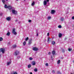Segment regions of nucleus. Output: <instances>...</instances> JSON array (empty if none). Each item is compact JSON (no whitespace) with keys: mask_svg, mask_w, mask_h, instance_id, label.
I'll return each instance as SVG.
<instances>
[{"mask_svg":"<svg viewBox=\"0 0 74 74\" xmlns=\"http://www.w3.org/2000/svg\"><path fill=\"white\" fill-rule=\"evenodd\" d=\"M19 53V51H16L14 53V55H15L16 56L18 55Z\"/></svg>","mask_w":74,"mask_h":74,"instance_id":"nucleus-1","label":"nucleus"},{"mask_svg":"<svg viewBox=\"0 0 74 74\" xmlns=\"http://www.w3.org/2000/svg\"><path fill=\"white\" fill-rule=\"evenodd\" d=\"M15 29L14 28L13 29V32L12 33H13V34H14L15 35H16L17 33H16V32L15 31Z\"/></svg>","mask_w":74,"mask_h":74,"instance_id":"nucleus-2","label":"nucleus"},{"mask_svg":"<svg viewBox=\"0 0 74 74\" xmlns=\"http://www.w3.org/2000/svg\"><path fill=\"white\" fill-rule=\"evenodd\" d=\"M0 51H1L3 53H4V52H5V49L3 48L0 49Z\"/></svg>","mask_w":74,"mask_h":74,"instance_id":"nucleus-3","label":"nucleus"},{"mask_svg":"<svg viewBox=\"0 0 74 74\" xmlns=\"http://www.w3.org/2000/svg\"><path fill=\"white\" fill-rule=\"evenodd\" d=\"M12 12L14 14H17V11H15V10H12Z\"/></svg>","mask_w":74,"mask_h":74,"instance_id":"nucleus-4","label":"nucleus"},{"mask_svg":"<svg viewBox=\"0 0 74 74\" xmlns=\"http://www.w3.org/2000/svg\"><path fill=\"white\" fill-rule=\"evenodd\" d=\"M32 49L33 51H38V49L37 47H33Z\"/></svg>","mask_w":74,"mask_h":74,"instance_id":"nucleus-5","label":"nucleus"},{"mask_svg":"<svg viewBox=\"0 0 74 74\" xmlns=\"http://www.w3.org/2000/svg\"><path fill=\"white\" fill-rule=\"evenodd\" d=\"M43 4L44 5H46L47 4V2L46 1H44L43 2Z\"/></svg>","mask_w":74,"mask_h":74,"instance_id":"nucleus-6","label":"nucleus"},{"mask_svg":"<svg viewBox=\"0 0 74 74\" xmlns=\"http://www.w3.org/2000/svg\"><path fill=\"white\" fill-rule=\"evenodd\" d=\"M32 39H29V45L31 44H32Z\"/></svg>","mask_w":74,"mask_h":74,"instance_id":"nucleus-7","label":"nucleus"},{"mask_svg":"<svg viewBox=\"0 0 74 74\" xmlns=\"http://www.w3.org/2000/svg\"><path fill=\"white\" fill-rule=\"evenodd\" d=\"M32 64L33 66H34L36 64V62L35 61L32 62Z\"/></svg>","mask_w":74,"mask_h":74,"instance_id":"nucleus-8","label":"nucleus"},{"mask_svg":"<svg viewBox=\"0 0 74 74\" xmlns=\"http://www.w3.org/2000/svg\"><path fill=\"white\" fill-rule=\"evenodd\" d=\"M55 10H51V14H54V13H55Z\"/></svg>","mask_w":74,"mask_h":74,"instance_id":"nucleus-9","label":"nucleus"},{"mask_svg":"<svg viewBox=\"0 0 74 74\" xmlns=\"http://www.w3.org/2000/svg\"><path fill=\"white\" fill-rule=\"evenodd\" d=\"M58 36L60 38H61V37H62V34L61 33H59L58 34Z\"/></svg>","mask_w":74,"mask_h":74,"instance_id":"nucleus-10","label":"nucleus"},{"mask_svg":"<svg viewBox=\"0 0 74 74\" xmlns=\"http://www.w3.org/2000/svg\"><path fill=\"white\" fill-rule=\"evenodd\" d=\"M8 9L9 10H11L12 8V7L11 6V5H9L8 6Z\"/></svg>","mask_w":74,"mask_h":74,"instance_id":"nucleus-11","label":"nucleus"},{"mask_svg":"<svg viewBox=\"0 0 74 74\" xmlns=\"http://www.w3.org/2000/svg\"><path fill=\"white\" fill-rule=\"evenodd\" d=\"M6 19H7V21H9L11 19V17H7L6 18Z\"/></svg>","mask_w":74,"mask_h":74,"instance_id":"nucleus-12","label":"nucleus"},{"mask_svg":"<svg viewBox=\"0 0 74 74\" xmlns=\"http://www.w3.org/2000/svg\"><path fill=\"white\" fill-rule=\"evenodd\" d=\"M11 64V62H7V64L8 66H9Z\"/></svg>","mask_w":74,"mask_h":74,"instance_id":"nucleus-13","label":"nucleus"},{"mask_svg":"<svg viewBox=\"0 0 74 74\" xmlns=\"http://www.w3.org/2000/svg\"><path fill=\"white\" fill-rule=\"evenodd\" d=\"M4 7L5 8H8V6H7V4H5V6Z\"/></svg>","mask_w":74,"mask_h":74,"instance_id":"nucleus-14","label":"nucleus"},{"mask_svg":"<svg viewBox=\"0 0 74 74\" xmlns=\"http://www.w3.org/2000/svg\"><path fill=\"white\" fill-rule=\"evenodd\" d=\"M12 74H17V73L16 72H13Z\"/></svg>","mask_w":74,"mask_h":74,"instance_id":"nucleus-15","label":"nucleus"},{"mask_svg":"<svg viewBox=\"0 0 74 74\" xmlns=\"http://www.w3.org/2000/svg\"><path fill=\"white\" fill-rule=\"evenodd\" d=\"M35 3L33 1V2L31 4V5H32V6H33V5H34Z\"/></svg>","mask_w":74,"mask_h":74,"instance_id":"nucleus-16","label":"nucleus"},{"mask_svg":"<svg viewBox=\"0 0 74 74\" xmlns=\"http://www.w3.org/2000/svg\"><path fill=\"white\" fill-rule=\"evenodd\" d=\"M51 17L49 16L47 17V19L49 20V19H51Z\"/></svg>","mask_w":74,"mask_h":74,"instance_id":"nucleus-17","label":"nucleus"},{"mask_svg":"<svg viewBox=\"0 0 74 74\" xmlns=\"http://www.w3.org/2000/svg\"><path fill=\"white\" fill-rule=\"evenodd\" d=\"M13 48H16V45H13Z\"/></svg>","mask_w":74,"mask_h":74,"instance_id":"nucleus-18","label":"nucleus"},{"mask_svg":"<svg viewBox=\"0 0 74 74\" xmlns=\"http://www.w3.org/2000/svg\"><path fill=\"white\" fill-rule=\"evenodd\" d=\"M52 53L53 55H55V51H52Z\"/></svg>","mask_w":74,"mask_h":74,"instance_id":"nucleus-19","label":"nucleus"},{"mask_svg":"<svg viewBox=\"0 0 74 74\" xmlns=\"http://www.w3.org/2000/svg\"><path fill=\"white\" fill-rule=\"evenodd\" d=\"M50 39V38H49V37H48L47 38V42H49V40Z\"/></svg>","mask_w":74,"mask_h":74,"instance_id":"nucleus-20","label":"nucleus"},{"mask_svg":"<svg viewBox=\"0 0 74 74\" xmlns=\"http://www.w3.org/2000/svg\"><path fill=\"white\" fill-rule=\"evenodd\" d=\"M10 32H8L7 33V36H10Z\"/></svg>","mask_w":74,"mask_h":74,"instance_id":"nucleus-21","label":"nucleus"},{"mask_svg":"<svg viewBox=\"0 0 74 74\" xmlns=\"http://www.w3.org/2000/svg\"><path fill=\"white\" fill-rule=\"evenodd\" d=\"M2 1L3 4H5V0H2Z\"/></svg>","mask_w":74,"mask_h":74,"instance_id":"nucleus-22","label":"nucleus"},{"mask_svg":"<svg viewBox=\"0 0 74 74\" xmlns=\"http://www.w3.org/2000/svg\"><path fill=\"white\" fill-rule=\"evenodd\" d=\"M3 39L2 38V37H0V41H3Z\"/></svg>","mask_w":74,"mask_h":74,"instance_id":"nucleus-23","label":"nucleus"},{"mask_svg":"<svg viewBox=\"0 0 74 74\" xmlns=\"http://www.w3.org/2000/svg\"><path fill=\"white\" fill-rule=\"evenodd\" d=\"M55 44V42L54 41H53L52 42V44H53V45H54V44Z\"/></svg>","mask_w":74,"mask_h":74,"instance_id":"nucleus-24","label":"nucleus"},{"mask_svg":"<svg viewBox=\"0 0 74 74\" xmlns=\"http://www.w3.org/2000/svg\"><path fill=\"white\" fill-rule=\"evenodd\" d=\"M26 44V41H24L23 43V44L24 45H25Z\"/></svg>","mask_w":74,"mask_h":74,"instance_id":"nucleus-25","label":"nucleus"},{"mask_svg":"<svg viewBox=\"0 0 74 74\" xmlns=\"http://www.w3.org/2000/svg\"><path fill=\"white\" fill-rule=\"evenodd\" d=\"M60 63V60H59L58 61L57 63L58 64H59Z\"/></svg>","mask_w":74,"mask_h":74,"instance_id":"nucleus-26","label":"nucleus"},{"mask_svg":"<svg viewBox=\"0 0 74 74\" xmlns=\"http://www.w3.org/2000/svg\"><path fill=\"white\" fill-rule=\"evenodd\" d=\"M71 50H72V49L71 48H69L68 49L69 51H71Z\"/></svg>","mask_w":74,"mask_h":74,"instance_id":"nucleus-27","label":"nucleus"},{"mask_svg":"<svg viewBox=\"0 0 74 74\" xmlns=\"http://www.w3.org/2000/svg\"><path fill=\"white\" fill-rule=\"evenodd\" d=\"M57 74H60V71H57Z\"/></svg>","mask_w":74,"mask_h":74,"instance_id":"nucleus-28","label":"nucleus"},{"mask_svg":"<svg viewBox=\"0 0 74 74\" xmlns=\"http://www.w3.org/2000/svg\"><path fill=\"white\" fill-rule=\"evenodd\" d=\"M34 71H35V72H37V69H35L34 70Z\"/></svg>","mask_w":74,"mask_h":74,"instance_id":"nucleus-29","label":"nucleus"},{"mask_svg":"<svg viewBox=\"0 0 74 74\" xmlns=\"http://www.w3.org/2000/svg\"><path fill=\"white\" fill-rule=\"evenodd\" d=\"M28 68H30L31 67V65L29 64L28 65Z\"/></svg>","mask_w":74,"mask_h":74,"instance_id":"nucleus-30","label":"nucleus"},{"mask_svg":"<svg viewBox=\"0 0 74 74\" xmlns=\"http://www.w3.org/2000/svg\"><path fill=\"white\" fill-rule=\"evenodd\" d=\"M58 28H62V26L61 25H59L58 26Z\"/></svg>","mask_w":74,"mask_h":74,"instance_id":"nucleus-31","label":"nucleus"},{"mask_svg":"<svg viewBox=\"0 0 74 74\" xmlns=\"http://www.w3.org/2000/svg\"><path fill=\"white\" fill-rule=\"evenodd\" d=\"M52 73H53V74H55V71L54 70H53Z\"/></svg>","mask_w":74,"mask_h":74,"instance_id":"nucleus-32","label":"nucleus"},{"mask_svg":"<svg viewBox=\"0 0 74 74\" xmlns=\"http://www.w3.org/2000/svg\"><path fill=\"white\" fill-rule=\"evenodd\" d=\"M28 40H29V38L28 37H27L26 39H25V41H27Z\"/></svg>","mask_w":74,"mask_h":74,"instance_id":"nucleus-33","label":"nucleus"},{"mask_svg":"<svg viewBox=\"0 0 74 74\" xmlns=\"http://www.w3.org/2000/svg\"><path fill=\"white\" fill-rule=\"evenodd\" d=\"M29 59L30 60H32L33 59V58H29Z\"/></svg>","mask_w":74,"mask_h":74,"instance_id":"nucleus-34","label":"nucleus"},{"mask_svg":"<svg viewBox=\"0 0 74 74\" xmlns=\"http://www.w3.org/2000/svg\"><path fill=\"white\" fill-rule=\"evenodd\" d=\"M45 66H48V64L47 63H46L45 64Z\"/></svg>","mask_w":74,"mask_h":74,"instance_id":"nucleus-35","label":"nucleus"},{"mask_svg":"<svg viewBox=\"0 0 74 74\" xmlns=\"http://www.w3.org/2000/svg\"><path fill=\"white\" fill-rule=\"evenodd\" d=\"M61 21H63V18H61Z\"/></svg>","mask_w":74,"mask_h":74,"instance_id":"nucleus-36","label":"nucleus"},{"mask_svg":"<svg viewBox=\"0 0 74 74\" xmlns=\"http://www.w3.org/2000/svg\"><path fill=\"white\" fill-rule=\"evenodd\" d=\"M28 22H32V20H29V21H28Z\"/></svg>","mask_w":74,"mask_h":74,"instance_id":"nucleus-37","label":"nucleus"},{"mask_svg":"<svg viewBox=\"0 0 74 74\" xmlns=\"http://www.w3.org/2000/svg\"><path fill=\"white\" fill-rule=\"evenodd\" d=\"M72 19H74V16H73L72 17Z\"/></svg>","mask_w":74,"mask_h":74,"instance_id":"nucleus-38","label":"nucleus"},{"mask_svg":"<svg viewBox=\"0 0 74 74\" xmlns=\"http://www.w3.org/2000/svg\"><path fill=\"white\" fill-rule=\"evenodd\" d=\"M50 54H51V52H49L48 53V54L49 55H50Z\"/></svg>","mask_w":74,"mask_h":74,"instance_id":"nucleus-39","label":"nucleus"},{"mask_svg":"<svg viewBox=\"0 0 74 74\" xmlns=\"http://www.w3.org/2000/svg\"><path fill=\"white\" fill-rule=\"evenodd\" d=\"M49 33H47V36H49Z\"/></svg>","mask_w":74,"mask_h":74,"instance_id":"nucleus-40","label":"nucleus"},{"mask_svg":"<svg viewBox=\"0 0 74 74\" xmlns=\"http://www.w3.org/2000/svg\"><path fill=\"white\" fill-rule=\"evenodd\" d=\"M38 36V33H37V36Z\"/></svg>","mask_w":74,"mask_h":74,"instance_id":"nucleus-41","label":"nucleus"},{"mask_svg":"<svg viewBox=\"0 0 74 74\" xmlns=\"http://www.w3.org/2000/svg\"><path fill=\"white\" fill-rule=\"evenodd\" d=\"M47 2H48V1H49V0H47Z\"/></svg>","mask_w":74,"mask_h":74,"instance_id":"nucleus-42","label":"nucleus"},{"mask_svg":"<svg viewBox=\"0 0 74 74\" xmlns=\"http://www.w3.org/2000/svg\"><path fill=\"white\" fill-rule=\"evenodd\" d=\"M30 74H32V72H30Z\"/></svg>","mask_w":74,"mask_h":74,"instance_id":"nucleus-43","label":"nucleus"},{"mask_svg":"<svg viewBox=\"0 0 74 74\" xmlns=\"http://www.w3.org/2000/svg\"><path fill=\"white\" fill-rule=\"evenodd\" d=\"M1 58V54H0V58Z\"/></svg>","mask_w":74,"mask_h":74,"instance_id":"nucleus-44","label":"nucleus"},{"mask_svg":"<svg viewBox=\"0 0 74 74\" xmlns=\"http://www.w3.org/2000/svg\"><path fill=\"white\" fill-rule=\"evenodd\" d=\"M16 0V1H18V0Z\"/></svg>","mask_w":74,"mask_h":74,"instance_id":"nucleus-45","label":"nucleus"},{"mask_svg":"<svg viewBox=\"0 0 74 74\" xmlns=\"http://www.w3.org/2000/svg\"><path fill=\"white\" fill-rule=\"evenodd\" d=\"M6 1H8V0H6Z\"/></svg>","mask_w":74,"mask_h":74,"instance_id":"nucleus-46","label":"nucleus"},{"mask_svg":"<svg viewBox=\"0 0 74 74\" xmlns=\"http://www.w3.org/2000/svg\"><path fill=\"white\" fill-rule=\"evenodd\" d=\"M24 1H26V0H24Z\"/></svg>","mask_w":74,"mask_h":74,"instance_id":"nucleus-47","label":"nucleus"},{"mask_svg":"<svg viewBox=\"0 0 74 74\" xmlns=\"http://www.w3.org/2000/svg\"><path fill=\"white\" fill-rule=\"evenodd\" d=\"M73 62H74V60L73 61Z\"/></svg>","mask_w":74,"mask_h":74,"instance_id":"nucleus-48","label":"nucleus"}]
</instances>
